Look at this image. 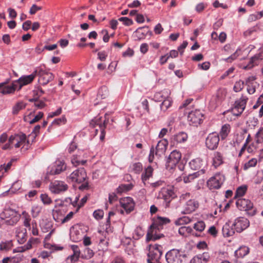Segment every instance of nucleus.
<instances>
[{
    "instance_id": "nucleus-1",
    "label": "nucleus",
    "mask_w": 263,
    "mask_h": 263,
    "mask_svg": "<svg viewBox=\"0 0 263 263\" xmlns=\"http://www.w3.org/2000/svg\"><path fill=\"white\" fill-rule=\"evenodd\" d=\"M170 221V220L168 218L158 217L148 230L146 240L148 241L151 240H156L159 239L161 236L156 234L157 230H159L161 226L169 223Z\"/></svg>"
},
{
    "instance_id": "nucleus-2",
    "label": "nucleus",
    "mask_w": 263,
    "mask_h": 263,
    "mask_svg": "<svg viewBox=\"0 0 263 263\" xmlns=\"http://www.w3.org/2000/svg\"><path fill=\"white\" fill-rule=\"evenodd\" d=\"M148 248L147 263H161L160 259L162 254L161 246L158 244L150 245Z\"/></svg>"
},
{
    "instance_id": "nucleus-3",
    "label": "nucleus",
    "mask_w": 263,
    "mask_h": 263,
    "mask_svg": "<svg viewBox=\"0 0 263 263\" xmlns=\"http://www.w3.org/2000/svg\"><path fill=\"white\" fill-rule=\"evenodd\" d=\"M35 77L38 76L39 82L43 85H46L51 81L54 76L53 74L42 67H37L34 70Z\"/></svg>"
},
{
    "instance_id": "nucleus-4",
    "label": "nucleus",
    "mask_w": 263,
    "mask_h": 263,
    "mask_svg": "<svg viewBox=\"0 0 263 263\" xmlns=\"http://www.w3.org/2000/svg\"><path fill=\"white\" fill-rule=\"evenodd\" d=\"M87 178L86 173L84 168L81 167L73 171L68 177V181L81 183Z\"/></svg>"
},
{
    "instance_id": "nucleus-5",
    "label": "nucleus",
    "mask_w": 263,
    "mask_h": 263,
    "mask_svg": "<svg viewBox=\"0 0 263 263\" xmlns=\"http://www.w3.org/2000/svg\"><path fill=\"white\" fill-rule=\"evenodd\" d=\"M17 212L11 208H7L0 214V218L2 219H10V224L16 223L19 219Z\"/></svg>"
},
{
    "instance_id": "nucleus-6",
    "label": "nucleus",
    "mask_w": 263,
    "mask_h": 263,
    "mask_svg": "<svg viewBox=\"0 0 263 263\" xmlns=\"http://www.w3.org/2000/svg\"><path fill=\"white\" fill-rule=\"evenodd\" d=\"M181 158V153L174 150L171 153L166 160V167L168 170H172L179 163Z\"/></svg>"
},
{
    "instance_id": "nucleus-7",
    "label": "nucleus",
    "mask_w": 263,
    "mask_h": 263,
    "mask_svg": "<svg viewBox=\"0 0 263 263\" xmlns=\"http://www.w3.org/2000/svg\"><path fill=\"white\" fill-rule=\"evenodd\" d=\"M224 181V176L221 174H216L208 181L207 185L210 190L218 189Z\"/></svg>"
},
{
    "instance_id": "nucleus-8",
    "label": "nucleus",
    "mask_w": 263,
    "mask_h": 263,
    "mask_svg": "<svg viewBox=\"0 0 263 263\" xmlns=\"http://www.w3.org/2000/svg\"><path fill=\"white\" fill-rule=\"evenodd\" d=\"M193 101V99H186L179 107V109L184 111V115H203L200 110L189 106Z\"/></svg>"
},
{
    "instance_id": "nucleus-9",
    "label": "nucleus",
    "mask_w": 263,
    "mask_h": 263,
    "mask_svg": "<svg viewBox=\"0 0 263 263\" xmlns=\"http://www.w3.org/2000/svg\"><path fill=\"white\" fill-rule=\"evenodd\" d=\"M182 256L180 251L177 249L170 250L165 255L166 260L168 263H181Z\"/></svg>"
},
{
    "instance_id": "nucleus-10",
    "label": "nucleus",
    "mask_w": 263,
    "mask_h": 263,
    "mask_svg": "<svg viewBox=\"0 0 263 263\" xmlns=\"http://www.w3.org/2000/svg\"><path fill=\"white\" fill-rule=\"evenodd\" d=\"M173 191L168 187H162L158 194V198L163 199L166 203V206H168L169 203L174 198Z\"/></svg>"
},
{
    "instance_id": "nucleus-11",
    "label": "nucleus",
    "mask_w": 263,
    "mask_h": 263,
    "mask_svg": "<svg viewBox=\"0 0 263 263\" xmlns=\"http://www.w3.org/2000/svg\"><path fill=\"white\" fill-rule=\"evenodd\" d=\"M68 189V185L64 182L55 180L51 182L49 185L50 191L54 194H59Z\"/></svg>"
},
{
    "instance_id": "nucleus-12",
    "label": "nucleus",
    "mask_w": 263,
    "mask_h": 263,
    "mask_svg": "<svg viewBox=\"0 0 263 263\" xmlns=\"http://www.w3.org/2000/svg\"><path fill=\"white\" fill-rule=\"evenodd\" d=\"M219 141V135L216 133H212L207 137L205 140V145L209 149L214 150L217 147Z\"/></svg>"
},
{
    "instance_id": "nucleus-13",
    "label": "nucleus",
    "mask_w": 263,
    "mask_h": 263,
    "mask_svg": "<svg viewBox=\"0 0 263 263\" xmlns=\"http://www.w3.org/2000/svg\"><path fill=\"white\" fill-rule=\"evenodd\" d=\"M249 221L244 217L237 218L233 223L235 231L238 233H240L247 229L249 226Z\"/></svg>"
},
{
    "instance_id": "nucleus-14",
    "label": "nucleus",
    "mask_w": 263,
    "mask_h": 263,
    "mask_svg": "<svg viewBox=\"0 0 263 263\" xmlns=\"http://www.w3.org/2000/svg\"><path fill=\"white\" fill-rule=\"evenodd\" d=\"M35 73L33 72L28 76H23L20 77L18 80L15 81V85L17 86L18 90H20L23 86L30 84L34 79Z\"/></svg>"
},
{
    "instance_id": "nucleus-15",
    "label": "nucleus",
    "mask_w": 263,
    "mask_h": 263,
    "mask_svg": "<svg viewBox=\"0 0 263 263\" xmlns=\"http://www.w3.org/2000/svg\"><path fill=\"white\" fill-rule=\"evenodd\" d=\"M120 203L127 214L130 213L134 209L135 203L131 197H126L122 198Z\"/></svg>"
},
{
    "instance_id": "nucleus-16",
    "label": "nucleus",
    "mask_w": 263,
    "mask_h": 263,
    "mask_svg": "<svg viewBox=\"0 0 263 263\" xmlns=\"http://www.w3.org/2000/svg\"><path fill=\"white\" fill-rule=\"evenodd\" d=\"M237 207L241 211H249L253 209V205L248 199L239 198L236 202Z\"/></svg>"
},
{
    "instance_id": "nucleus-17",
    "label": "nucleus",
    "mask_w": 263,
    "mask_h": 263,
    "mask_svg": "<svg viewBox=\"0 0 263 263\" xmlns=\"http://www.w3.org/2000/svg\"><path fill=\"white\" fill-rule=\"evenodd\" d=\"M246 100L243 99L239 102H236L235 106L231 109L233 115H240L246 107Z\"/></svg>"
},
{
    "instance_id": "nucleus-18",
    "label": "nucleus",
    "mask_w": 263,
    "mask_h": 263,
    "mask_svg": "<svg viewBox=\"0 0 263 263\" xmlns=\"http://www.w3.org/2000/svg\"><path fill=\"white\" fill-rule=\"evenodd\" d=\"M189 165L193 170L200 171L201 169L204 170V168L206 165V162H204L201 159L197 158L191 160L189 163Z\"/></svg>"
},
{
    "instance_id": "nucleus-19",
    "label": "nucleus",
    "mask_w": 263,
    "mask_h": 263,
    "mask_svg": "<svg viewBox=\"0 0 263 263\" xmlns=\"http://www.w3.org/2000/svg\"><path fill=\"white\" fill-rule=\"evenodd\" d=\"M199 206L198 202L195 200H188L184 206L183 213L190 214L195 211Z\"/></svg>"
},
{
    "instance_id": "nucleus-20",
    "label": "nucleus",
    "mask_w": 263,
    "mask_h": 263,
    "mask_svg": "<svg viewBox=\"0 0 263 263\" xmlns=\"http://www.w3.org/2000/svg\"><path fill=\"white\" fill-rule=\"evenodd\" d=\"M70 236L72 241L78 242L83 238V232L81 229L72 227L70 229Z\"/></svg>"
},
{
    "instance_id": "nucleus-21",
    "label": "nucleus",
    "mask_w": 263,
    "mask_h": 263,
    "mask_svg": "<svg viewBox=\"0 0 263 263\" xmlns=\"http://www.w3.org/2000/svg\"><path fill=\"white\" fill-rule=\"evenodd\" d=\"M15 82H13L11 85L7 86L5 83H0V92L3 95L12 93L18 88L15 85Z\"/></svg>"
},
{
    "instance_id": "nucleus-22",
    "label": "nucleus",
    "mask_w": 263,
    "mask_h": 263,
    "mask_svg": "<svg viewBox=\"0 0 263 263\" xmlns=\"http://www.w3.org/2000/svg\"><path fill=\"white\" fill-rule=\"evenodd\" d=\"M210 256L209 253L204 252L202 254L195 256L190 261V263H206L210 259Z\"/></svg>"
},
{
    "instance_id": "nucleus-23",
    "label": "nucleus",
    "mask_w": 263,
    "mask_h": 263,
    "mask_svg": "<svg viewBox=\"0 0 263 263\" xmlns=\"http://www.w3.org/2000/svg\"><path fill=\"white\" fill-rule=\"evenodd\" d=\"M168 142L165 139L160 140L156 147L155 155L158 156H161L163 155L167 148Z\"/></svg>"
},
{
    "instance_id": "nucleus-24",
    "label": "nucleus",
    "mask_w": 263,
    "mask_h": 263,
    "mask_svg": "<svg viewBox=\"0 0 263 263\" xmlns=\"http://www.w3.org/2000/svg\"><path fill=\"white\" fill-rule=\"evenodd\" d=\"M16 237L17 241L20 244H23L26 240L27 230L25 228H19L16 230Z\"/></svg>"
},
{
    "instance_id": "nucleus-25",
    "label": "nucleus",
    "mask_w": 263,
    "mask_h": 263,
    "mask_svg": "<svg viewBox=\"0 0 263 263\" xmlns=\"http://www.w3.org/2000/svg\"><path fill=\"white\" fill-rule=\"evenodd\" d=\"M65 213V211L63 208L53 210L52 212L53 217L57 222L63 223V219L64 218Z\"/></svg>"
},
{
    "instance_id": "nucleus-26",
    "label": "nucleus",
    "mask_w": 263,
    "mask_h": 263,
    "mask_svg": "<svg viewBox=\"0 0 263 263\" xmlns=\"http://www.w3.org/2000/svg\"><path fill=\"white\" fill-rule=\"evenodd\" d=\"M235 230L233 224L230 222L226 223L222 227V232L224 237H229L234 235Z\"/></svg>"
},
{
    "instance_id": "nucleus-27",
    "label": "nucleus",
    "mask_w": 263,
    "mask_h": 263,
    "mask_svg": "<svg viewBox=\"0 0 263 263\" xmlns=\"http://www.w3.org/2000/svg\"><path fill=\"white\" fill-rule=\"evenodd\" d=\"M66 168V165L64 163L60 161L57 164L54 168H52L48 173L50 175H57L59 174L62 171H64Z\"/></svg>"
},
{
    "instance_id": "nucleus-28",
    "label": "nucleus",
    "mask_w": 263,
    "mask_h": 263,
    "mask_svg": "<svg viewBox=\"0 0 263 263\" xmlns=\"http://www.w3.org/2000/svg\"><path fill=\"white\" fill-rule=\"evenodd\" d=\"M204 174V170L201 169L200 171H198L196 172L193 173L192 174H189L187 176H184L183 181L185 183H189L191 182L194 179L198 177L200 175Z\"/></svg>"
},
{
    "instance_id": "nucleus-29",
    "label": "nucleus",
    "mask_w": 263,
    "mask_h": 263,
    "mask_svg": "<svg viewBox=\"0 0 263 263\" xmlns=\"http://www.w3.org/2000/svg\"><path fill=\"white\" fill-rule=\"evenodd\" d=\"M249 253V248L246 246H241L235 251V256L237 258H243Z\"/></svg>"
},
{
    "instance_id": "nucleus-30",
    "label": "nucleus",
    "mask_w": 263,
    "mask_h": 263,
    "mask_svg": "<svg viewBox=\"0 0 263 263\" xmlns=\"http://www.w3.org/2000/svg\"><path fill=\"white\" fill-rule=\"evenodd\" d=\"M14 136L17 137H15V139H17V140H15V142H16V143L14 144V146L15 148H18L21 147L24 143H25L26 136L25 134L22 133L14 134Z\"/></svg>"
},
{
    "instance_id": "nucleus-31",
    "label": "nucleus",
    "mask_w": 263,
    "mask_h": 263,
    "mask_svg": "<svg viewBox=\"0 0 263 263\" xmlns=\"http://www.w3.org/2000/svg\"><path fill=\"white\" fill-rule=\"evenodd\" d=\"M223 163L222 155L220 152H215L213 158V165L216 168Z\"/></svg>"
},
{
    "instance_id": "nucleus-32",
    "label": "nucleus",
    "mask_w": 263,
    "mask_h": 263,
    "mask_svg": "<svg viewBox=\"0 0 263 263\" xmlns=\"http://www.w3.org/2000/svg\"><path fill=\"white\" fill-rule=\"evenodd\" d=\"M261 56L260 54L254 55L250 59L249 63L245 66L244 68L245 69H250L253 67L255 65H257L258 61L261 59Z\"/></svg>"
},
{
    "instance_id": "nucleus-33",
    "label": "nucleus",
    "mask_w": 263,
    "mask_h": 263,
    "mask_svg": "<svg viewBox=\"0 0 263 263\" xmlns=\"http://www.w3.org/2000/svg\"><path fill=\"white\" fill-rule=\"evenodd\" d=\"M203 116H187V120L190 124L194 126H197L203 121Z\"/></svg>"
},
{
    "instance_id": "nucleus-34",
    "label": "nucleus",
    "mask_w": 263,
    "mask_h": 263,
    "mask_svg": "<svg viewBox=\"0 0 263 263\" xmlns=\"http://www.w3.org/2000/svg\"><path fill=\"white\" fill-rule=\"evenodd\" d=\"M92 125H98L100 127H105L106 125L105 116L102 117L96 116L91 120L90 123Z\"/></svg>"
},
{
    "instance_id": "nucleus-35",
    "label": "nucleus",
    "mask_w": 263,
    "mask_h": 263,
    "mask_svg": "<svg viewBox=\"0 0 263 263\" xmlns=\"http://www.w3.org/2000/svg\"><path fill=\"white\" fill-rule=\"evenodd\" d=\"M230 125L228 124H226L222 126L219 132V136L222 140H224L227 137L230 133Z\"/></svg>"
},
{
    "instance_id": "nucleus-36",
    "label": "nucleus",
    "mask_w": 263,
    "mask_h": 263,
    "mask_svg": "<svg viewBox=\"0 0 263 263\" xmlns=\"http://www.w3.org/2000/svg\"><path fill=\"white\" fill-rule=\"evenodd\" d=\"M15 137H16L14 136V135L10 136L8 138V142L2 146V149L3 150L11 149L12 148V145L15 142V140H17Z\"/></svg>"
},
{
    "instance_id": "nucleus-37",
    "label": "nucleus",
    "mask_w": 263,
    "mask_h": 263,
    "mask_svg": "<svg viewBox=\"0 0 263 263\" xmlns=\"http://www.w3.org/2000/svg\"><path fill=\"white\" fill-rule=\"evenodd\" d=\"M192 231V228L190 227L183 226L178 230L179 234L184 237H187L191 233Z\"/></svg>"
},
{
    "instance_id": "nucleus-38",
    "label": "nucleus",
    "mask_w": 263,
    "mask_h": 263,
    "mask_svg": "<svg viewBox=\"0 0 263 263\" xmlns=\"http://www.w3.org/2000/svg\"><path fill=\"white\" fill-rule=\"evenodd\" d=\"M153 172V168L149 166L145 170L144 173L142 174V180L143 182L148 179L151 177L152 176Z\"/></svg>"
},
{
    "instance_id": "nucleus-39",
    "label": "nucleus",
    "mask_w": 263,
    "mask_h": 263,
    "mask_svg": "<svg viewBox=\"0 0 263 263\" xmlns=\"http://www.w3.org/2000/svg\"><path fill=\"white\" fill-rule=\"evenodd\" d=\"M187 135L185 133L180 132L174 137V140L178 143L184 142L186 141Z\"/></svg>"
},
{
    "instance_id": "nucleus-40",
    "label": "nucleus",
    "mask_w": 263,
    "mask_h": 263,
    "mask_svg": "<svg viewBox=\"0 0 263 263\" xmlns=\"http://www.w3.org/2000/svg\"><path fill=\"white\" fill-rule=\"evenodd\" d=\"M23 224L25 227L30 229V222L31 220L30 215L25 211L22 213Z\"/></svg>"
},
{
    "instance_id": "nucleus-41",
    "label": "nucleus",
    "mask_w": 263,
    "mask_h": 263,
    "mask_svg": "<svg viewBox=\"0 0 263 263\" xmlns=\"http://www.w3.org/2000/svg\"><path fill=\"white\" fill-rule=\"evenodd\" d=\"M247 190V185H242L238 187L235 192V197L238 198L243 196L246 193Z\"/></svg>"
},
{
    "instance_id": "nucleus-42",
    "label": "nucleus",
    "mask_w": 263,
    "mask_h": 263,
    "mask_svg": "<svg viewBox=\"0 0 263 263\" xmlns=\"http://www.w3.org/2000/svg\"><path fill=\"white\" fill-rule=\"evenodd\" d=\"M13 245L12 241H6L2 242L0 243V250L1 251H8L12 247Z\"/></svg>"
},
{
    "instance_id": "nucleus-43",
    "label": "nucleus",
    "mask_w": 263,
    "mask_h": 263,
    "mask_svg": "<svg viewBox=\"0 0 263 263\" xmlns=\"http://www.w3.org/2000/svg\"><path fill=\"white\" fill-rule=\"evenodd\" d=\"M94 255V253L92 250L89 248H86L81 255V257L85 259H90Z\"/></svg>"
},
{
    "instance_id": "nucleus-44",
    "label": "nucleus",
    "mask_w": 263,
    "mask_h": 263,
    "mask_svg": "<svg viewBox=\"0 0 263 263\" xmlns=\"http://www.w3.org/2000/svg\"><path fill=\"white\" fill-rule=\"evenodd\" d=\"M32 245H31V240H29L26 245H24V246L18 247L16 249L13 250V252H25L26 250H28L31 248Z\"/></svg>"
},
{
    "instance_id": "nucleus-45",
    "label": "nucleus",
    "mask_w": 263,
    "mask_h": 263,
    "mask_svg": "<svg viewBox=\"0 0 263 263\" xmlns=\"http://www.w3.org/2000/svg\"><path fill=\"white\" fill-rule=\"evenodd\" d=\"M71 161L72 164L75 166L79 165H84L86 162V160H80V158L76 155L72 156Z\"/></svg>"
},
{
    "instance_id": "nucleus-46",
    "label": "nucleus",
    "mask_w": 263,
    "mask_h": 263,
    "mask_svg": "<svg viewBox=\"0 0 263 263\" xmlns=\"http://www.w3.org/2000/svg\"><path fill=\"white\" fill-rule=\"evenodd\" d=\"M25 104L22 102H18L13 107L12 112L13 114H17L19 112V111L25 108Z\"/></svg>"
},
{
    "instance_id": "nucleus-47",
    "label": "nucleus",
    "mask_w": 263,
    "mask_h": 263,
    "mask_svg": "<svg viewBox=\"0 0 263 263\" xmlns=\"http://www.w3.org/2000/svg\"><path fill=\"white\" fill-rule=\"evenodd\" d=\"M131 168L135 173L139 174L142 171L143 167L142 164L138 162L134 163L132 165Z\"/></svg>"
},
{
    "instance_id": "nucleus-48",
    "label": "nucleus",
    "mask_w": 263,
    "mask_h": 263,
    "mask_svg": "<svg viewBox=\"0 0 263 263\" xmlns=\"http://www.w3.org/2000/svg\"><path fill=\"white\" fill-rule=\"evenodd\" d=\"M205 225L203 221H199L194 224V228L199 232H202L205 229Z\"/></svg>"
},
{
    "instance_id": "nucleus-49",
    "label": "nucleus",
    "mask_w": 263,
    "mask_h": 263,
    "mask_svg": "<svg viewBox=\"0 0 263 263\" xmlns=\"http://www.w3.org/2000/svg\"><path fill=\"white\" fill-rule=\"evenodd\" d=\"M244 87V82L241 80L237 81L234 86L233 89L235 92L241 91Z\"/></svg>"
},
{
    "instance_id": "nucleus-50",
    "label": "nucleus",
    "mask_w": 263,
    "mask_h": 263,
    "mask_svg": "<svg viewBox=\"0 0 263 263\" xmlns=\"http://www.w3.org/2000/svg\"><path fill=\"white\" fill-rule=\"evenodd\" d=\"M257 161L255 158H252L244 165L243 168L246 170L251 167L255 166L257 164Z\"/></svg>"
},
{
    "instance_id": "nucleus-51",
    "label": "nucleus",
    "mask_w": 263,
    "mask_h": 263,
    "mask_svg": "<svg viewBox=\"0 0 263 263\" xmlns=\"http://www.w3.org/2000/svg\"><path fill=\"white\" fill-rule=\"evenodd\" d=\"M256 142L257 143L263 142V127L260 128L255 135Z\"/></svg>"
},
{
    "instance_id": "nucleus-52",
    "label": "nucleus",
    "mask_w": 263,
    "mask_h": 263,
    "mask_svg": "<svg viewBox=\"0 0 263 263\" xmlns=\"http://www.w3.org/2000/svg\"><path fill=\"white\" fill-rule=\"evenodd\" d=\"M172 104L171 98H167L165 99L161 104V108L162 110H166Z\"/></svg>"
},
{
    "instance_id": "nucleus-53",
    "label": "nucleus",
    "mask_w": 263,
    "mask_h": 263,
    "mask_svg": "<svg viewBox=\"0 0 263 263\" xmlns=\"http://www.w3.org/2000/svg\"><path fill=\"white\" fill-rule=\"evenodd\" d=\"M119 21L122 22L124 25L127 26H131L134 24L133 20L127 17H120Z\"/></svg>"
},
{
    "instance_id": "nucleus-54",
    "label": "nucleus",
    "mask_w": 263,
    "mask_h": 263,
    "mask_svg": "<svg viewBox=\"0 0 263 263\" xmlns=\"http://www.w3.org/2000/svg\"><path fill=\"white\" fill-rule=\"evenodd\" d=\"M66 122V119L64 116H62L60 118L55 119L52 122V125H62L64 124Z\"/></svg>"
},
{
    "instance_id": "nucleus-55",
    "label": "nucleus",
    "mask_w": 263,
    "mask_h": 263,
    "mask_svg": "<svg viewBox=\"0 0 263 263\" xmlns=\"http://www.w3.org/2000/svg\"><path fill=\"white\" fill-rule=\"evenodd\" d=\"M107 90L105 87H101L98 92V97H101V98L104 99L107 95Z\"/></svg>"
},
{
    "instance_id": "nucleus-56",
    "label": "nucleus",
    "mask_w": 263,
    "mask_h": 263,
    "mask_svg": "<svg viewBox=\"0 0 263 263\" xmlns=\"http://www.w3.org/2000/svg\"><path fill=\"white\" fill-rule=\"evenodd\" d=\"M93 217L97 220L101 219L104 216V212L102 210H96L93 213Z\"/></svg>"
},
{
    "instance_id": "nucleus-57",
    "label": "nucleus",
    "mask_w": 263,
    "mask_h": 263,
    "mask_svg": "<svg viewBox=\"0 0 263 263\" xmlns=\"http://www.w3.org/2000/svg\"><path fill=\"white\" fill-rule=\"evenodd\" d=\"M42 9V7L41 6H38L35 4H33L31 7L29 13L30 14L33 15L36 13L37 11L41 10Z\"/></svg>"
},
{
    "instance_id": "nucleus-58",
    "label": "nucleus",
    "mask_w": 263,
    "mask_h": 263,
    "mask_svg": "<svg viewBox=\"0 0 263 263\" xmlns=\"http://www.w3.org/2000/svg\"><path fill=\"white\" fill-rule=\"evenodd\" d=\"M40 197L42 201L44 204H50L52 201L50 198L47 194H42L41 195Z\"/></svg>"
},
{
    "instance_id": "nucleus-59",
    "label": "nucleus",
    "mask_w": 263,
    "mask_h": 263,
    "mask_svg": "<svg viewBox=\"0 0 263 263\" xmlns=\"http://www.w3.org/2000/svg\"><path fill=\"white\" fill-rule=\"evenodd\" d=\"M23 256L22 255H17L16 256L10 258V261L11 263H19L23 260Z\"/></svg>"
},
{
    "instance_id": "nucleus-60",
    "label": "nucleus",
    "mask_w": 263,
    "mask_h": 263,
    "mask_svg": "<svg viewBox=\"0 0 263 263\" xmlns=\"http://www.w3.org/2000/svg\"><path fill=\"white\" fill-rule=\"evenodd\" d=\"M239 50L237 49L233 54L226 59L224 60L228 62H232L238 57L239 53L238 52Z\"/></svg>"
},
{
    "instance_id": "nucleus-61",
    "label": "nucleus",
    "mask_w": 263,
    "mask_h": 263,
    "mask_svg": "<svg viewBox=\"0 0 263 263\" xmlns=\"http://www.w3.org/2000/svg\"><path fill=\"white\" fill-rule=\"evenodd\" d=\"M130 189L128 185L122 184L117 189L118 193H122L124 191H128Z\"/></svg>"
},
{
    "instance_id": "nucleus-62",
    "label": "nucleus",
    "mask_w": 263,
    "mask_h": 263,
    "mask_svg": "<svg viewBox=\"0 0 263 263\" xmlns=\"http://www.w3.org/2000/svg\"><path fill=\"white\" fill-rule=\"evenodd\" d=\"M71 248L72 250L73 251V255H75V256H77L80 257V250L77 245H72L71 246Z\"/></svg>"
},
{
    "instance_id": "nucleus-63",
    "label": "nucleus",
    "mask_w": 263,
    "mask_h": 263,
    "mask_svg": "<svg viewBox=\"0 0 263 263\" xmlns=\"http://www.w3.org/2000/svg\"><path fill=\"white\" fill-rule=\"evenodd\" d=\"M31 25H32L31 21L28 20V21H26V22H25L23 24L22 28H23V30H24L25 31H27L31 28Z\"/></svg>"
},
{
    "instance_id": "nucleus-64",
    "label": "nucleus",
    "mask_w": 263,
    "mask_h": 263,
    "mask_svg": "<svg viewBox=\"0 0 263 263\" xmlns=\"http://www.w3.org/2000/svg\"><path fill=\"white\" fill-rule=\"evenodd\" d=\"M98 58L99 59V60L100 61H104L106 59L107 54H106L105 51H103L99 52L98 53Z\"/></svg>"
}]
</instances>
